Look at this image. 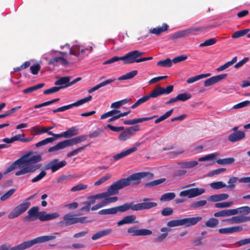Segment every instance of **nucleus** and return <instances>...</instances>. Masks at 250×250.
Wrapping results in <instances>:
<instances>
[{
    "label": "nucleus",
    "instance_id": "obj_29",
    "mask_svg": "<svg viewBox=\"0 0 250 250\" xmlns=\"http://www.w3.org/2000/svg\"><path fill=\"white\" fill-rule=\"evenodd\" d=\"M198 164V162L196 161H191L179 162L178 163V165L182 168H191L196 166Z\"/></svg>",
    "mask_w": 250,
    "mask_h": 250
},
{
    "label": "nucleus",
    "instance_id": "obj_14",
    "mask_svg": "<svg viewBox=\"0 0 250 250\" xmlns=\"http://www.w3.org/2000/svg\"><path fill=\"white\" fill-rule=\"evenodd\" d=\"M37 244L35 239L24 241L16 246L10 248V250H25L32 247L34 245Z\"/></svg>",
    "mask_w": 250,
    "mask_h": 250
},
{
    "label": "nucleus",
    "instance_id": "obj_43",
    "mask_svg": "<svg viewBox=\"0 0 250 250\" xmlns=\"http://www.w3.org/2000/svg\"><path fill=\"white\" fill-rule=\"evenodd\" d=\"M120 111L118 110L113 109L107 112H106L101 116V119H104L109 117H114L119 114Z\"/></svg>",
    "mask_w": 250,
    "mask_h": 250
},
{
    "label": "nucleus",
    "instance_id": "obj_35",
    "mask_svg": "<svg viewBox=\"0 0 250 250\" xmlns=\"http://www.w3.org/2000/svg\"><path fill=\"white\" fill-rule=\"evenodd\" d=\"M176 196V194L174 192H168L162 195L160 199V201L161 202H166L172 200L174 199Z\"/></svg>",
    "mask_w": 250,
    "mask_h": 250
},
{
    "label": "nucleus",
    "instance_id": "obj_4",
    "mask_svg": "<svg viewBox=\"0 0 250 250\" xmlns=\"http://www.w3.org/2000/svg\"><path fill=\"white\" fill-rule=\"evenodd\" d=\"M86 137L84 136H78L70 139L64 140L58 143L56 146L48 149L49 152H53L62 149L66 147L77 145L84 141Z\"/></svg>",
    "mask_w": 250,
    "mask_h": 250
},
{
    "label": "nucleus",
    "instance_id": "obj_57",
    "mask_svg": "<svg viewBox=\"0 0 250 250\" xmlns=\"http://www.w3.org/2000/svg\"><path fill=\"white\" fill-rule=\"evenodd\" d=\"M116 213L115 208L104 209L99 211V214L100 215H107V214H114Z\"/></svg>",
    "mask_w": 250,
    "mask_h": 250
},
{
    "label": "nucleus",
    "instance_id": "obj_46",
    "mask_svg": "<svg viewBox=\"0 0 250 250\" xmlns=\"http://www.w3.org/2000/svg\"><path fill=\"white\" fill-rule=\"evenodd\" d=\"M15 188L10 189L0 197V200L1 201H5L9 199L15 193Z\"/></svg>",
    "mask_w": 250,
    "mask_h": 250
},
{
    "label": "nucleus",
    "instance_id": "obj_18",
    "mask_svg": "<svg viewBox=\"0 0 250 250\" xmlns=\"http://www.w3.org/2000/svg\"><path fill=\"white\" fill-rule=\"evenodd\" d=\"M245 137V133L242 131H235L231 133L228 136V140L231 142L239 141Z\"/></svg>",
    "mask_w": 250,
    "mask_h": 250
},
{
    "label": "nucleus",
    "instance_id": "obj_22",
    "mask_svg": "<svg viewBox=\"0 0 250 250\" xmlns=\"http://www.w3.org/2000/svg\"><path fill=\"white\" fill-rule=\"evenodd\" d=\"M60 216L58 213L54 212L51 214H47L45 211H41L40 220L41 221H46L53 220Z\"/></svg>",
    "mask_w": 250,
    "mask_h": 250
},
{
    "label": "nucleus",
    "instance_id": "obj_13",
    "mask_svg": "<svg viewBox=\"0 0 250 250\" xmlns=\"http://www.w3.org/2000/svg\"><path fill=\"white\" fill-rule=\"evenodd\" d=\"M39 209V207L38 206H34L30 208L28 210L27 215L25 217V219L29 221H33L37 219L40 220L41 211L40 212Z\"/></svg>",
    "mask_w": 250,
    "mask_h": 250
},
{
    "label": "nucleus",
    "instance_id": "obj_54",
    "mask_svg": "<svg viewBox=\"0 0 250 250\" xmlns=\"http://www.w3.org/2000/svg\"><path fill=\"white\" fill-rule=\"evenodd\" d=\"M250 31V29L247 28L244 30L235 32L232 36V38H237L242 37L248 33Z\"/></svg>",
    "mask_w": 250,
    "mask_h": 250
},
{
    "label": "nucleus",
    "instance_id": "obj_10",
    "mask_svg": "<svg viewBox=\"0 0 250 250\" xmlns=\"http://www.w3.org/2000/svg\"><path fill=\"white\" fill-rule=\"evenodd\" d=\"M66 164L65 160L59 161V159H55L47 163L45 165L44 168L46 170L50 169L52 172H55L60 168L65 166Z\"/></svg>",
    "mask_w": 250,
    "mask_h": 250
},
{
    "label": "nucleus",
    "instance_id": "obj_64",
    "mask_svg": "<svg viewBox=\"0 0 250 250\" xmlns=\"http://www.w3.org/2000/svg\"><path fill=\"white\" fill-rule=\"evenodd\" d=\"M127 232L134 236H139V229H137V226L129 228L127 229Z\"/></svg>",
    "mask_w": 250,
    "mask_h": 250
},
{
    "label": "nucleus",
    "instance_id": "obj_8",
    "mask_svg": "<svg viewBox=\"0 0 250 250\" xmlns=\"http://www.w3.org/2000/svg\"><path fill=\"white\" fill-rule=\"evenodd\" d=\"M206 192L204 188H192L181 191L179 196L180 197H188V198H192L199 196Z\"/></svg>",
    "mask_w": 250,
    "mask_h": 250
},
{
    "label": "nucleus",
    "instance_id": "obj_31",
    "mask_svg": "<svg viewBox=\"0 0 250 250\" xmlns=\"http://www.w3.org/2000/svg\"><path fill=\"white\" fill-rule=\"evenodd\" d=\"M78 130L75 127H72L63 132V138H68L78 134Z\"/></svg>",
    "mask_w": 250,
    "mask_h": 250
},
{
    "label": "nucleus",
    "instance_id": "obj_3",
    "mask_svg": "<svg viewBox=\"0 0 250 250\" xmlns=\"http://www.w3.org/2000/svg\"><path fill=\"white\" fill-rule=\"evenodd\" d=\"M144 53H145L144 52H141L137 50H133L126 53L123 56H114L104 62L103 64H110L119 61H123L125 64H131L135 62L138 63L152 59V57L139 58V57L144 55Z\"/></svg>",
    "mask_w": 250,
    "mask_h": 250
},
{
    "label": "nucleus",
    "instance_id": "obj_9",
    "mask_svg": "<svg viewBox=\"0 0 250 250\" xmlns=\"http://www.w3.org/2000/svg\"><path fill=\"white\" fill-rule=\"evenodd\" d=\"M152 199L145 198L143 199V202L133 204L134 211H139L144 209H148L157 206V204L155 202H150Z\"/></svg>",
    "mask_w": 250,
    "mask_h": 250
},
{
    "label": "nucleus",
    "instance_id": "obj_51",
    "mask_svg": "<svg viewBox=\"0 0 250 250\" xmlns=\"http://www.w3.org/2000/svg\"><path fill=\"white\" fill-rule=\"evenodd\" d=\"M233 204V202H220L217 203L215 204V208H227L231 207Z\"/></svg>",
    "mask_w": 250,
    "mask_h": 250
},
{
    "label": "nucleus",
    "instance_id": "obj_19",
    "mask_svg": "<svg viewBox=\"0 0 250 250\" xmlns=\"http://www.w3.org/2000/svg\"><path fill=\"white\" fill-rule=\"evenodd\" d=\"M169 28V25L167 23H163L162 25L154 28H151L149 30V33L157 36L160 35L162 33L167 31Z\"/></svg>",
    "mask_w": 250,
    "mask_h": 250
},
{
    "label": "nucleus",
    "instance_id": "obj_1",
    "mask_svg": "<svg viewBox=\"0 0 250 250\" xmlns=\"http://www.w3.org/2000/svg\"><path fill=\"white\" fill-rule=\"evenodd\" d=\"M148 174V173L145 172L134 173L126 178H122L113 183L108 187L106 192L102 193L106 194L104 197H103L105 206L116 202L118 199L117 197H110V196L117 194L120 189L126 187L139 184L141 179L146 177Z\"/></svg>",
    "mask_w": 250,
    "mask_h": 250
},
{
    "label": "nucleus",
    "instance_id": "obj_41",
    "mask_svg": "<svg viewBox=\"0 0 250 250\" xmlns=\"http://www.w3.org/2000/svg\"><path fill=\"white\" fill-rule=\"evenodd\" d=\"M111 175L110 173H106L105 174L104 176L100 178L99 180H98L97 181H96L94 185V186L98 187L100 185L103 184L105 182L109 180L111 177Z\"/></svg>",
    "mask_w": 250,
    "mask_h": 250
},
{
    "label": "nucleus",
    "instance_id": "obj_28",
    "mask_svg": "<svg viewBox=\"0 0 250 250\" xmlns=\"http://www.w3.org/2000/svg\"><path fill=\"white\" fill-rule=\"evenodd\" d=\"M115 80V79H108L105 81H104L96 85V86H94L93 87L89 89L88 90V92L89 93H92L93 92L99 89V88L104 87L108 84L111 83L113 82Z\"/></svg>",
    "mask_w": 250,
    "mask_h": 250
},
{
    "label": "nucleus",
    "instance_id": "obj_40",
    "mask_svg": "<svg viewBox=\"0 0 250 250\" xmlns=\"http://www.w3.org/2000/svg\"><path fill=\"white\" fill-rule=\"evenodd\" d=\"M44 85V83H39L36 85L28 87L26 89H24L22 92L24 94L30 93L34 91H36L40 88H42Z\"/></svg>",
    "mask_w": 250,
    "mask_h": 250
},
{
    "label": "nucleus",
    "instance_id": "obj_17",
    "mask_svg": "<svg viewBox=\"0 0 250 250\" xmlns=\"http://www.w3.org/2000/svg\"><path fill=\"white\" fill-rule=\"evenodd\" d=\"M227 74H223L210 77V78L207 79L205 81L204 85L206 87L210 86L219 82L222 80L225 79L227 77Z\"/></svg>",
    "mask_w": 250,
    "mask_h": 250
},
{
    "label": "nucleus",
    "instance_id": "obj_44",
    "mask_svg": "<svg viewBox=\"0 0 250 250\" xmlns=\"http://www.w3.org/2000/svg\"><path fill=\"white\" fill-rule=\"evenodd\" d=\"M210 187L212 189H219L226 187L227 185L222 181H218L210 183Z\"/></svg>",
    "mask_w": 250,
    "mask_h": 250
},
{
    "label": "nucleus",
    "instance_id": "obj_39",
    "mask_svg": "<svg viewBox=\"0 0 250 250\" xmlns=\"http://www.w3.org/2000/svg\"><path fill=\"white\" fill-rule=\"evenodd\" d=\"M70 77H62L59 79L58 80H57L55 82V84L56 85H61L62 86H63V85H64V86L68 84L70 82Z\"/></svg>",
    "mask_w": 250,
    "mask_h": 250
},
{
    "label": "nucleus",
    "instance_id": "obj_61",
    "mask_svg": "<svg viewBox=\"0 0 250 250\" xmlns=\"http://www.w3.org/2000/svg\"><path fill=\"white\" fill-rule=\"evenodd\" d=\"M216 42V40L215 39H214V38L209 39L208 40L205 41L204 42L200 44L199 46L200 47H204V46L212 45L215 44Z\"/></svg>",
    "mask_w": 250,
    "mask_h": 250
},
{
    "label": "nucleus",
    "instance_id": "obj_59",
    "mask_svg": "<svg viewBox=\"0 0 250 250\" xmlns=\"http://www.w3.org/2000/svg\"><path fill=\"white\" fill-rule=\"evenodd\" d=\"M55 140L54 138H47L44 140H43L36 144V146L37 147H40L42 146L46 145L48 143H52Z\"/></svg>",
    "mask_w": 250,
    "mask_h": 250
},
{
    "label": "nucleus",
    "instance_id": "obj_16",
    "mask_svg": "<svg viewBox=\"0 0 250 250\" xmlns=\"http://www.w3.org/2000/svg\"><path fill=\"white\" fill-rule=\"evenodd\" d=\"M202 220V217L201 216L183 218L181 219L182 226H183L185 227H189L194 226Z\"/></svg>",
    "mask_w": 250,
    "mask_h": 250
},
{
    "label": "nucleus",
    "instance_id": "obj_33",
    "mask_svg": "<svg viewBox=\"0 0 250 250\" xmlns=\"http://www.w3.org/2000/svg\"><path fill=\"white\" fill-rule=\"evenodd\" d=\"M105 195L104 193H101L90 196L88 197V201L87 202L91 206V205L96 203L97 199H103V197H104Z\"/></svg>",
    "mask_w": 250,
    "mask_h": 250
},
{
    "label": "nucleus",
    "instance_id": "obj_32",
    "mask_svg": "<svg viewBox=\"0 0 250 250\" xmlns=\"http://www.w3.org/2000/svg\"><path fill=\"white\" fill-rule=\"evenodd\" d=\"M210 75V73L201 74H200L198 75H196L195 76L188 78L187 80V83H194L200 79L208 77Z\"/></svg>",
    "mask_w": 250,
    "mask_h": 250
},
{
    "label": "nucleus",
    "instance_id": "obj_50",
    "mask_svg": "<svg viewBox=\"0 0 250 250\" xmlns=\"http://www.w3.org/2000/svg\"><path fill=\"white\" fill-rule=\"evenodd\" d=\"M235 161L233 158H227L217 160L216 162L219 165H224L233 163Z\"/></svg>",
    "mask_w": 250,
    "mask_h": 250
},
{
    "label": "nucleus",
    "instance_id": "obj_27",
    "mask_svg": "<svg viewBox=\"0 0 250 250\" xmlns=\"http://www.w3.org/2000/svg\"><path fill=\"white\" fill-rule=\"evenodd\" d=\"M116 213L118 212H125L130 209L134 211L133 203H125L122 206L115 208Z\"/></svg>",
    "mask_w": 250,
    "mask_h": 250
},
{
    "label": "nucleus",
    "instance_id": "obj_60",
    "mask_svg": "<svg viewBox=\"0 0 250 250\" xmlns=\"http://www.w3.org/2000/svg\"><path fill=\"white\" fill-rule=\"evenodd\" d=\"M87 185L83 184H79L77 185L76 186L72 187L71 188V191L72 192H75L77 191H80L82 190H83L86 189L87 188Z\"/></svg>",
    "mask_w": 250,
    "mask_h": 250
},
{
    "label": "nucleus",
    "instance_id": "obj_6",
    "mask_svg": "<svg viewBox=\"0 0 250 250\" xmlns=\"http://www.w3.org/2000/svg\"><path fill=\"white\" fill-rule=\"evenodd\" d=\"M29 204L22 202L19 205L16 206L8 214V218L13 219L18 217L24 213L29 208Z\"/></svg>",
    "mask_w": 250,
    "mask_h": 250
},
{
    "label": "nucleus",
    "instance_id": "obj_5",
    "mask_svg": "<svg viewBox=\"0 0 250 250\" xmlns=\"http://www.w3.org/2000/svg\"><path fill=\"white\" fill-rule=\"evenodd\" d=\"M66 53L64 52L52 50L49 54L52 56V58L48 61V64L53 66L66 65L68 62L64 58L63 55Z\"/></svg>",
    "mask_w": 250,
    "mask_h": 250
},
{
    "label": "nucleus",
    "instance_id": "obj_12",
    "mask_svg": "<svg viewBox=\"0 0 250 250\" xmlns=\"http://www.w3.org/2000/svg\"><path fill=\"white\" fill-rule=\"evenodd\" d=\"M200 29L198 28H190L185 30L178 31L173 33L171 38L172 40H176L179 38H187L190 35L194 34L193 33L195 31H199Z\"/></svg>",
    "mask_w": 250,
    "mask_h": 250
},
{
    "label": "nucleus",
    "instance_id": "obj_38",
    "mask_svg": "<svg viewBox=\"0 0 250 250\" xmlns=\"http://www.w3.org/2000/svg\"><path fill=\"white\" fill-rule=\"evenodd\" d=\"M162 94H163V92L161 90V87L159 86L152 90L150 94L147 95L146 96L148 97L149 100L150 98H156Z\"/></svg>",
    "mask_w": 250,
    "mask_h": 250
},
{
    "label": "nucleus",
    "instance_id": "obj_11",
    "mask_svg": "<svg viewBox=\"0 0 250 250\" xmlns=\"http://www.w3.org/2000/svg\"><path fill=\"white\" fill-rule=\"evenodd\" d=\"M65 46H67L68 48L70 49V54L74 55H76L77 53L83 54L86 50L89 51V52H91L93 50V46L92 45L84 47L83 45L74 44L72 47L70 48V45L68 43H66Z\"/></svg>",
    "mask_w": 250,
    "mask_h": 250
},
{
    "label": "nucleus",
    "instance_id": "obj_30",
    "mask_svg": "<svg viewBox=\"0 0 250 250\" xmlns=\"http://www.w3.org/2000/svg\"><path fill=\"white\" fill-rule=\"evenodd\" d=\"M56 237L54 235H44L35 238L36 243L40 244L55 239Z\"/></svg>",
    "mask_w": 250,
    "mask_h": 250
},
{
    "label": "nucleus",
    "instance_id": "obj_20",
    "mask_svg": "<svg viewBox=\"0 0 250 250\" xmlns=\"http://www.w3.org/2000/svg\"><path fill=\"white\" fill-rule=\"evenodd\" d=\"M237 214V210L234 209H224L218 212H215L214 214V216L215 217H228Z\"/></svg>",
    "mask_w": 250,
    "mask_h": 250
},
{
    "label": "nucleus",
    "instance_id": "obj_53",
    "mask_svg": "<svg viewBox=\"0 0 250 250\" xmlns=\"http://www.w3.org/2000/svg\"><path fill=\"white\" fill-rule=\"evenodd\" d=\"M148 100V97H147L146 95L141 98L140 99H138L136 102L132 106L131 108L132 109H134L141 105V104L144 103L145 102H146Z\"/></svg>",
    "mask_w": 250,
    "mask_h": 250
},
{
    "label": "nucleus",
    "instance_id": "obj_42",
    "mask_svg": "<svg viewBox=\"0 0 250 250\" xmlns=\"http://www.w3.org/2000/svg\"><path fill=\"white\" fill-rule=\"evenodd\" d=\"M219 156L218 152H215L211 154H208L204 157H201L199 159V161L200 162L210 161L215 159L217 157Z\"/></svg>",
    "mask_w": 250,
    "mask_h": 250
},
{
    "label": "nucleus",
    "instance_id": "obj_63",
    "mask_svg": "<svg viewBox=\"0 0 250 250\" xmlns=\"http://www.w3.org/2000/svg\"><path fill=\"white\" fill-rule=\"evenodd\" d=\"M235 209L237 210V214L238 213H245L246 214L250 213V207L248 206H244L238 208H235Z\"/></svg>",
    "mask_w": 250,
    "mask_h": 250
},
{
    "label": "nucleus",
    "instance_id": "obj_58",
    "mask_svg": "<svg viewBox=\"0 0 250 250\" xmlns=\"http://www.w3.org/2000/svg\"><path fill=\"white\" fill-rule=\"evenodd\" d=\"M239 179L236 177H231L229 179V180L228 182L229 185L227 187L228 188L233 189L235 188V183Z\"/></svg>",
    "mask_w": 250,
    "mask_h": 250
},
{
    "label": "nucleus",
    "instance_id": "obj_56",
    "mask_svg": "<svg viewBox=\"0 0 250 250\" xmlns=\"http://www.w3.org/2000/svg\"><path fill=\"white\" fill-rule=\"evenodd\" d=\"M167 226L168 227H175L182 226L181 219L173 220L168 221L167 223Z\"/></svg>",
    "mask_w": 250,
    "mask_h": 250
},
{
    "label": "nucleus",
    "instance_id": "obj_49",
    "mask_svg": "<svg viewBox=\"0 0 250 250\" xmlns=\"http://www.w3.org/2000/svg\"><path fill=\"white\" fill-rule=\"evenodd\" d=\"M65 88L64 86H54L49 89H46L43 91V94L45 95H48L58 92L60 89Z\"/></svg>",
    "mask_w": 250,
    "mask_h": 250
},
{
    "label": "nucleus",
    "instance_id": "obj_47",
    "mask_svg": "<svg viewBox=\"0 0 250 250\" xmlns=\"http://www.w3.org/2000/svg\"><path fill=\"white\" fill-rule=\"evenodd\" d=\"M173 111V109H171L170 110L167 111L164 115H163L162 116H160L159 118H158L156 120H155V123L158 124L160 122L168 118L172 114Z\"/></svg>",
    "mask_w": 250,
    "mask_h": 250
},
{
    "label": "nucleus",
    "instance_id": "obj_26",
    "mask_svg": "<svg viewBox=\"0 0 250 250\" xmlns=\"http://www.w3.org/2000/svg\"><path fill=\"white\" fill-rule=\"evenodd\" d=\"M135 148H128L127 150L123 151L119 153H118L113 156V158L115 161H117L119 159H121L124 157H125L130 154L134 152V150Z\"/></svg>",
    "mask_w": 250,
    "mask_h": 250
},
{
    "label": "nucleus",
    "instance_id": "obj_48",
    "mask_svg": "<svg viewBox=\"0 0 250 250\" xmlns=\"http://www.w3.org/2000/svg\"><path fill=\"white\" fill-rule=\"evenodd\" d=\"M207 202L205 200H200L193 202L191 204V207L194 209H197L199 208L205 206Z\"/></svg>",
    "mask_w": 250,
    "mask_h": 250
},
{
    "label": "nucleus",
    "instance_id": "obj_62",
    "mask_svg": "<svg viewBox=\"0 0 250 250\" xmlns=\"http://www.w3.org/2000/svg\"><path fill=\"white\" fill-rule=\"evenodd\" d=\"M250 101H245L241 102L240 103H238V104L234 105L232 107V109H236L241 108L249 106V105H250Z\"/></svg>",
    "mask_w": 250,
    "mask_h": 250
},
{
    "label": "nucleus",
    "instance_id": "obj_37",
    "mask_svg": "<svg viewBox=\"0 0 250 250\" xmlns=\"http://www.w3.org/2000/svg\"><path fill=\"white\" fill-rule=\"evenodd\" d=\"M219 223L217 219L211 217L206 222V226L208 228H214L218 226Z\"/></svg>",
    "mask_w": 250,
    "mask_h": 250
},
{
    "label": "nucleus",
    "instance_id": "obj_25",
    "mask_svg": "<svg viewBox=\"0 0 250 250\" xmlns=\"http://www.w3.org/2000/svg\"><path fill=\"white\" fill-rule=\"evenodd\" d=\"M136 216L134 215H128L123 218L122 220L119 221L117 223V225L119 226L123 225L124 224H132V223H138V221H135Z\"/></svg>",
    "mask_w": 250,
    "mask_h": 250
},
{
    "label": "nucleus",
    "instance_id": "obj_21",
    "mask_svg": "<svg viewBox=\"0 0 250 250\" xmlns=\"http://www.w3.org/2000/svg\"><path fill=\"white\" fill-rule=\"evenodd\" d=\"M231 224H240L250 221V217L239 215L233 216L227 220Z\"/></svg>",
    "mask_w": 250,
    "mask_h": 250
},
{
    "label": "nucleus",
    "instance_id": "obj_36",
    "mask_svg": "<svg viewBox=\"0 0 250 250\" xmlns=\"http://www.w3.org/2000/svg\"><path fill=\"white\" fill-rule=\"evenodd\" d=\"M138 74L137 70H133L118 78V80H125L130 79L134 77Z\"/></svg>",
    "mask_w": 250,
    "mask_h": 250
},
{
    "label": "nucleus",
    "instance_id": "obj_15",
    "mask_svg": "<svg viewBox=\"0 0 250 250\" xmlns=\"http://www.w3.org/2000/svg\"><path fill=\"white\" fill-rule=\"evenodd\" d=\"M92 96L90 95V96H88L87 97L82 99L73 104L60 107L61 112H62L65 110H68V109L72 108L73 106H78L81 105L91 101L92 99Z\"/></svg>",
    "mask_w": 250,
    "mask_h": 250
},
{
    "label": "nucleus",
    "instance_id": "obj_45",
    "mask_svg": "<svg viewBox=\"0 0 250 250\" xmlns=\"http://www.w3.org/2000/svg\"><path fill=\"white\" fill-rule=\"evenodd\" d=\"M157 65L163 67H169L172 66V64L171 60L167 58L166 60L159 61Z\"/></svg>",
    "mask_w": 250,
    "mask_h": 250
},
{
    "label": "nucleus",
    "instance_id": "obj_7",
    "mask_svg": "<svg viewBox=\"0 0 250 250\" xmlns=\"http://www.w3.org/2000/svg\"><path fill=\"white\" fill-rule=\"evenodd\" d=\"M139 129L138 125L127 127L119 134L118 139L121 142H125L130 139Z\"/></svg>",
    "mask_w": 250,
    "mask_h": 250
},
{
    "label": "nucleus",
    "instance_id": "obj_24",
    "mask_svg": "<svg viewBox=\"0 0 250 250\" xmlns=\"http://www.w3.org/2000/svg\"><path fill=\"white\" fill-rule=\"evenodd\" d=\"M63 221L66 226L76 224V216L71 213L65 214L63 217Z\"/></svg>",
    "mask_w": 250,
    "mask_h": 250
},
{
    "label": "nucleus",
    "instance_id": "obj_34",
    "mask_svg": "<svg viewBox=\"0 0 250 250\" xmlns=\"http://www.w3.org/2000/svg\"><path fill=\"white\" fill-rule=\"evenodd\" d=\"M131 102V99L130 98L125 99L121 101L113 103L111 104V107L112 108H118L121 107L122 105L128 103H130Z\"/></svg>",
    "mask_w": 250,
    "mask_h": 250
},
{
    "label": "nucleus",
    "instance_id": "obj_23",
    "mask_svg": "<svg viewBox=\"0 0 250 250\" xmlns=\"http://www.w3.org/2000/svg\"><path fill=\"white\" fill-rule=\"evenodd\" d=\"M243 230V228L240 226L232 227L220 229L218 232L222 234H230L235 232L241 231Z\"/></svg>",
    "mask_w": 250,
    "mask_h": 250
},
{
    "label": "nucleus",
    "instance_id": "obj_55",
    "mask_svg": "<svg viewBox=\"0 0 250 250\" xmlns=\"http://www.w3.org/2000/svg\"><path fill=\"white\" fill-rule=\"evenodd\" d=\"M177 99L178 101H186L191 98V95L189 93H184L182 94H180L177 96Z\"/></svg>",
    "mask_w": 250,
    "mask_h": 250
},
{
    "label": "nucleus",
    "instance_id": "obj_52",
    "mask_svg": "<svg viewBox=\"0 0 250 250\" xmlns=\"http://www.w3.org/2000/svg\"><path fill=\"white\" fill-rule=\"evenodd\" d=\"M166 180V178H160L157 180H154L153 181L150 182L146 184V187H154L157 186L158 185L161 184Z\"/></svg>",
    "mask_w": 250,
    "mask_h": 250
},
{
    "label": "nucleus",
    "instance_id": "obj_2",
    "mask_svg": "<svg viewBox=\"0 0 250 250\" xmlns=\"http://www.w3.org/2000/svg\"><path fill=\"white\" fill-rule=\"evenodd\" d=\"M41 160L42 157L40 155H35L30 157H29L27 155H25L15 161L7 167L4 174H7L18 168L20 169L16 172V176L34 172L41 167V164H36Z\"/></svg>",
    "mask_w": 250,
    "mask_h": 250
}]
</instances>
